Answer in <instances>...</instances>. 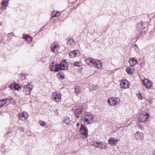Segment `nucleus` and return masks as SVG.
<instances>
[{"mask_svg": "<svg viewBox=\"0 0 155 155\" xmlns=\"http://www.w3.org/2000/svg\"><path fill=\"white\" fill-rule=\"evenodd\" d=\"M7 103L6 100L4 99L0 100V108L4 106Z\"/></svg>", "mask_w": 155, "mask_h": 155, "instance_id": "4be33fe9", "label": "nucleus"}, {"mask_svg": "<svg viewBox=\"0 0 155 155\" xmlns=\"http://www.w3.org/2000/svg\"><path fill=\"white\" fill-rule=\"evenodd\" d=\"M94 118V115L91 113H87L85 114L82 119L84 123L85 124L92 123V120Z\"/></svg>", "mask_w": 155, "mask_h": 155, "instance_id": "f03ea898", "label": "nucleus"}, {"mask_svg": "<svg viewBox=\"0 0 155 155\" xmlns=\"http://www.w3.org/2000/svg\"><path fill=\"white\" fill-rule=\"evenodd\" d=\"M147 100L149 101L150 104H151L153 102V99L151 97H149Z\"/></svg>", "mask_w": 155, "mask_h": 155, "instance_id": "473e14b6", "label": "nucleus"}, {"mask_svg": "<svg viewBox=\"0 0 155 155\" xmlns=\"http://www.w3.org/2000/svg\"><path fill=\"white\" fill-rule=\"evenodd\" d=\"M134 71V68L133 67L127 68V72L129 74H132Z\"/></svg>", "mask_w": 155, "mask_h": 155, "instance_id": "b1692460", "label": "nucleus"}, {"mask_svg": "<svg viewBox=\"0 0 155 155\" xmlns=\"http://www.w3.org/2000/svg\"><path fill=\"white\" fill-rule=\"evenodd\" d=\"M129 62L131 66H134L137 64V60L134 58H131Z\"/></svg>", "mask_w": 155, "mask_h": 155, "instance_id": "6ab92c4d", "label": "nucleus"}, {"mask_svg": "<svg viewBox=\"0 0 155 155\" xmlns=\"http://www.w3.org/2000/svg\"><path fill=\"white\" fill-rule=\"evenodd\" d=\"M74 42V40L70 38L69 39H68V41L67 42V44L68 45H71Z\"/></svg>", "mask_w": 155, "mask_h": 155, "instance_id": "cd10ccee", "label": "nucleus"}, {"mask_svg": "<svg viewBox=\"0 0 155 155\" xmlns=\"http://www.w3.org/2000/svg\"><path fill=\"white\" fill-rule=\"evenodd\" d=\"M88 131L87 127L83 124H81L80 129V134L82 138H86L88 137Z\"/></svg>", "mask_w": 155, "mask_h": 155, "instance_id": "7ed1b4c3", "label": "nucleus"}, {"mask_svg": "<svg viewBox=\"0 0 155 155\" xmlns=\"http://www.w3.org/2000/svg\"><path fill=\"white\" fill-rule=\"evenodd\" d=\"M149 117V114H141L139 117V120L140 122L146 121Z\"/></svg>", "mask_w": 155, "mask_h": 155, "instance_id": "f8f14e48", "label": "nucleus"}, {"mask_svg": "<svg viewBox=\"0 0 155 155\" xmlns=\"http://www.w3.org/2000/svg\"><path fill=\"white\" fill-rule=\"evenodd\" d=\"M23 37L25 40H26L28 43H30L32 41V38L28 35H23Z\"/></svg>", "mask_w": 155, "mask_h": 155, "instance_id": "a211bd4d", "label": "nucleus"}, {"mask_svg": "<svg viewBox=\"0 0 155 155\" xmlns=\"http://www.w3.org/2000/svg\"><path fill=\"white\" fill-rule=\"evenodd\" d=\"M49 68L52 71H58L59 70V65L53 62L50 64Z\"/></svg>", "mask_w": 155, "mask_h": 155, "instance_id": "ddd939ff", "label": "nucleus"}, {"mask_svg": "<svg viewBox=\"0 0 155 155\" xmlns=\"http://www.w3.org/2000/svg\"><path fill=\"white\" fill-rule=\"evenodd\" d=\"M137 95L139 99L141 100H143L144 98L143 96H142V94L140 92H138L137 94Z\"/></svg>", "mask_w": 155, "mask_h": 155, "instance_id": "bb28decb", "label": "nucleus"}, {"mask_svg": "<svg viewBox=\"0 0 155 155\" xmlns=\"http://www.w3.org/2000/svg\"><path fill=\"white\" fill-rule=\"evenodd\" d=\"M19 129L22 132H23L25 130V129L21 127H20L19 128Z\"/></svg>", "mask_w": 155, "mask_h": 155, "instance_id": "c9c22d12", "label": "nucleus"}, {"mask_svg": "<svg viewBox=\"0 0 155 155\" xmlns=\"http://www.w3.org/2000/svg\"><path fill=\"white\" fill-rule=\"evenodd\" d=\"M2 22L1 21H0V25H2Z\"/></svg>", "mask_w": 155, "mask_h": 155, "instance_id": "58836bf2", "label": "nucleus"}, {"mask_svg": "<svg viewBox=\"0 0 155 155\" xmlns=\"http://www.w3.org/2000/svg\"><path fill=\"white\" fill-rule=\"evenodd\" d=\"M141 129H143V127L142 126L140 127Z\"/></svg>", "mask_w": 155, "mask_h": 155, "instance_id": "ea45409f", "label": "nucleus"}, {"mask_svg": "<svg viewBox=\"0 0 155 155\" xmlns=\"http://www.w3.org/2000/svg\"><path fill=\"white\" fill-rule=\"evenodd\" d=\"M63 123H64L66 125L69 124L70 122V118L68 117H65L62 120Z\"/></svg>", "mask_w": 155, "mask_h": 155, "instance_id": "412c9836", "label": "nucleus"}, {"mask_svg": "<svg viewBox=\"0 0 155 155\" xmlns=\"http://www.w3.org/2000/svg\"><path fill=\"white\" fill-rule=\"evenodd\" d=\"M84 110V109L82 107H80L77 108L74 112L76 117L78 118Z\"/></svg>", "mask_w": 155, "mask_h": 155, "instance_id": "4468645a", "label": "nucleus"}, {"mask_svg": "<svg viewBox=\"0 0 155 155\" xmlns=\"http://www.w3.org/2000/svg\"><path fill=\"white\" fill-rule=\"evenodd\" d=\"M79 125H80L79 123H78L76 125H77V127H78V126H79Z\"/></svg>", "mask_w": 155, "mask_h": 155, "instance_id": "4c0bfd02", "label": "nucleus"}, {"mask_svg": "<svg viewBox=\"0 0 155 155\" xmlns=\"http://www.w3.org/2000/svg\"><path fill=\"white\" fill-rule=\"evenodd\" d=\"M59 45L57 42H55L51 44V51L53 53H57L59 50Z\"/></svg>", "mask_w": 155, "mask_h": 155, "instance_id": "1a4fd4ad", "label": "nucleus"}, {"mask_svg": "<svg viewBox=\"0 0 155 155\" xmlns=\"http://www.w3.org/2000/svg\"><path fill=\"white\" fill-rule=\"evenodd\" d=\"M60 16V13L59 12H57L54 14V11L52 14V17H59Z\"/></svg>", "mask_w": 155, "mask_h": 155, "instance_id": "393cba45", "label": "nucleus"}, {"mask_svg": "<svg viewBox=\"0 0 155 155\" xmlns=\"http://www.w3.org/2000/svg\"><path fill=\"white\" fill-rule=\"evenodd\" d=\"M98 87V85L97 84L92 85V89L93 90H96Z\"/></svg>", "mask_w": 155, "mask_h": 155, "instance_id": "72a5a7b5", "label": "nucleus"}, {"mask_svg": "<svg viewBox=\"0 0 155 155\" xmlns=\"http://www.w3.org/2000/svg\"><path fill=\"white\" fill-rule=\"evenodd\" d=\"M75 91L76 94H79L81 92V89L80 87L78 86H76L75 87Z\"/></svg>", "mask_w": 155, "mask_h": 155, "instance_id": "a878e982", "label": "nucleus"}, {"mask_svg": "<svg viewBox=\"0 0 155 155\" xmlns=\"http://www.w3.org/2000/svg\"><path fill=\"white\" fill-rule=\"evenodd\" d=\"M59 67V70L61 69V70H65L68 68V64L65 61H63L60 63Z\"/></svg>", "mask_w": 155, "mask_h": 155, "instance_id": "dca6fc26", "label": "nucleus"}, {"mask_svg": "<svg viewBox=\"0 0 155 155\" xmlns=\"http://www.w3.org/2000/svg\"><path fill=\"white\" fill-rule=\"evenodd\" d=\"M91 144L97 148L101 149H106L107 147V144L98 141H92Z\"/></svg>", "mask_w": 155, "mask_h": 155, "instance_id": "39448f33", "label": "nucleus"}, {"mask_svg": "<svg viewBox=\"0 0 155 155\" xmlns=\"http://www.w3.org/2000/svg\"><path fill=\"white\" fill-rule=\"evenodd\" d=\"M85 61L88 65H93L99 69H101L102 68V63L100 61L95 60L91 58H88L86 59Z\"/></svg>", "mask_w": 155, "mask_h": 155, "instance_id": "f257e3e1", "label": "nucleus"}, {"mask_svg": "<svg viewBox=\"0 0 155 155\" xmlns=\"http://www.w3.org/2000/svg\"><path fill=\"white\" fill-rule=\"evenodd\" d=\"M32 88V85L30 84H28L24 86L23 91L26 94H29L31 93Z\"/></svg>", "mask_w": 155, "mask_h": 155, "instance_id": "0eeeda50", "label": "nucleus"}, {"mask_svg": "<svg viewBox=\"0 0 155 155\" xmlns=\"http://www.w3.org/2000/svg\"><path fill=\"white\" fill-rule=\"evenodd\" d=\"M15 83H14L13 84H11L10 86V87L11 89H13L14 88V87H15Z\"/></svg>", "mask_w": 155, "mask_h": 155, "instance_id": "f704fd0d", "label": "nucleus"}, {"mask_svg": "<svg viewBox=\"0 0 155 155\" xmlns=\"http://www.w3.org/2000/svg\"><path fill=\"white\" fill-rule=\"evenodd\" d=\"M28 114L25 112H19L18 114V118L19 120L23 121H25L28 118Z\"/></svg>", "mask_w": 155, "mask_h": 155, "instance_id": "9d476101", "label": "nucleus"}, {"mask_svg": "<svg viewBox=\"0 0 155 155\" xmlns=\"http://www.w3.org/2000/svg\"><path fill=\"white\" fill-rule=\"evenodd\" d=\"M8 3V0H3L2 4L1 5H2V7L1 8L3 9H6V7Z\"/></svg>", "mask_w": 155, "mask_h": 155, "instance_id": "aec40b11", "label": "nucleus"}, {"mask_svg": "<svg viewBox=\"0 0 155 155\" xmlns=\"http://www.w3.org/2000/svg\"><path fill=\"white\" fill-rule=\"evenodd\" d=\"M5 99L6 100L7 102V101H9L10 103H12L14 101L12 97H8L7 98Z\"/></svg>", "mask_w": 155, "mask_h": 155, "instance_id": "7c9ffc66", "label": "nucleus"}, {"mask_svg": "<svg viewBox=\"0 0 155 155\" xmlns=\"http://www.w3.org/2000/svg\"><path fill=\"white\" fill-rule=\"evenodd\" d=\"M81 63L80 61L75 62L74 64V65L75 66H79L81 65Z\"/></svg>", "mask_w": 155, "mask_h": 155, "instance_id": "2f4dec72", "label": "nucleus"}, {"mask_svg": "<svg viewBox=\"0 0 155 155\" xmlns=\"http://www.w3.org/2000/svg\"><path fill=\"white\" fill-rule=\"evenodd\" d=\"M61 77H62V79H63L64 78V76H62V75H61Z\"/></svg>", "mask_w": 155, "mask_h": 155, "instance_id": "a19ab883", "label": "nucleus"}, {"mask_svg": "<svg viewBox=\"0 0 155 155\" xmlns=\"http://www.w3.org/2000/svg\"><path fill=\"white\" fill-rule=\"evenodd\" d=\"M69 55L71 58H75L79 55V53L78 50H75L70 52Z\"/></svg>", "mask_w": 155, "mask_h": 155, "instance_id": "f3484780", "label": "nucleus"}, {"mask_svg": "<svg viewBox=\"0 0 155 155\" xmlns=\"http://www.w3.org/2000/svg\"><path fill=\"white\" fill-rule=\"evenodd\" d=\"M118 141V140L114 137L110 138L108 140L109 144L111 146H115L116 145Z\"/></svg>", "mask_w": 155, "mask_h": 155, "instance_id": "2eb2a0df", "label": "nucleus"}, {"mask_svg": "<svg viewBox=\"0 0 155 155\" xmlns=\"http://www.w3.org/2000/svg\"><path fill=\"white\" fill-rule=\"evenodd\" d=\"M142 82L144 85L147 89H150L153 86L152 82L147 78H144Z\"/></svg>", "mask_w": 155, "mask_h": 155, "instance_id": "6e6552de", "label": "nucleus"}, {"mask_svg": "<svg viewBox=\"0 0 155 155\" xmlns=\"http://www.w3.org/2000/svg\"><path fill=\"white\" fill-rule=\"evenodd\" d=\"M39 122L40 125L42 126L46 127H47L46 126V123L45 122L41 120H40Z\"/></svg>", "mask_w": 155, "mask_h": 155, "instance_id": "c85d7f7f", "label": "nucleus"}, {"mask_svg": "<svg viewBox=\"0 0 155 155\" xmlns=\"http://www.w3.org/2000/svg\"><path fill=\"white\" fill-rule=\"evenodd\" d=\"M120 100L118 97L110 98L107 100V103L111 106H116L119 104Z\"/></svg>", "mask_w": 155, "mask_h": 155, "instance_id": "20e7f679", "label": "nucleus"}, {"mask_svg": "<svg viewBox=\"0 0 155 155\" xmlns=\"http://www.w3.org/2000/svg\"><path fill=\"white\" fill-rule=\"evenodd\" d=\"M51 97L52 99L56 102H59L61 99V94L55 92L52 93Z\"/></svg>", "mask_w": 155, "mask_h": 155, "instance_id": "423d86ee", "label": "nucleus"}, {"mask_svg": "<svg viewBox=\"0 0 155 155\" xmlns=\"http://www.w3.org/2000/svg\"><path fill=\"white\" fill-rule=\"evenodd\" d=\"M128 81H127V87H129V84H128Z\"/></svg>", "mask_w": 155, "mask_h": 155, "instance_id": "e433bc0d", "label": "nucleus"}, {"mask_svg": "<svg viewBox=\"0 0 155 155\" xmlns=\"http://www.w3.org/2000/svg\"><path fill=\"white\" fill-rule=\"evenodd\" d=\"M134 137L137 141H140L143 139L144 135L143 134L142 132H137L135 133Z\"/></svg>", "mask_w": 155, "mask_h": 155, "instance_id": "9b49d317", "label": "nucleus"}, {"mask_svg": "<svg viewBox=\"0 0 155 155\" xmlns=\"http://www.w3.org/2000/svg\"><path fill=\"white\" fill-rule=\"evenodd\" d=\"M126 80L125 79L124 80H123L121 81L120 84V87L124 89L126 88V83L125 82Z\"/></svg>", "mask_w": 155, "mask_h": 155, "instance_id": "5701e85b", "label": "nucleus"}, {"mask_svg": "<svg viewBox=\"0 0 155 155\" xmlns=\"http://www.w3.org/2000/svg\"><path fill=\"white\" fill-rule=\"evenodd\" d=\"M21 88V87L19 86L16 83L15 84V87L14 88V89L15 90H16L17 91H19L20 89Z\"/></svg>", "mask_w": 155, "mask_h": 155, "instance_id": "c756f323", "label": "nucleus"}]
</instances>
